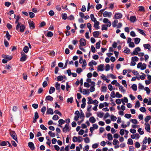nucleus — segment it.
Returning a JSON list of instances; mask_svg holds the SVG:
<instances>
[{"mask_svg":"<svg viewBox=\"0 0 151 151\" xmlns=\"http://www.w3.org/2000/svg\"><path fill=\"white\" fill-rule=\"evenodd\" d=\"M25 28L26 27L24 25L21 24V23H19L16 26V29L19 32H23L24 31Z\"/></svg>","mask_w":151,"mask_h":151,"instance_id":"f257e3e1","label":"nucleus"},{"mask_svg":"<svg viewBox=\"0 0 151 151\" xmlns=\"http://www.w3.org/2000/svg\"><path fill=\"white\" fill-rule=\"evenodd\" d=\"M71 129V127L69 126V124H66L64 127L63 128V132L66 133L69 132Z\"/></svg>","mask_w":151,"mask_h":151,"instance_id":"f03ea898","label":"nucleus"},{"mask_svg":"<svg viewBox=\"0 0 151 151\" xmlns=\"http://www.w3.org/2000/svg\"><path fill=\"white\" fill-rule=\"evenodd\" d=\"M10 134L12 137L15 140L17 141V136L15 131H11L10 132Z\"/></svg>","mask_w":151,"mask_h":151,"instance_id":"7ed1b4c3","label":"nucleus"},{"mask_svg":"<svg viewBox=\"0 0 151 151\" xmlns=\"http://www.w3.org/2000/svg\"><path fill=\"white\" fill-rule=\"evenodd\" d=\"M141 50V49L139 47H138L136 48L134 50L133 52L131 53V55H137L138 54V52L140 51Z\"/></svg>","mask_w":151,"mask_h":151,"instance_id":"20e7f679","label":"nucleus"},{"mask_svg":"<svg viewBox=\"0 0 151 151\" xmlns=\"http://www.w3.org/2000/svg\"><path fill=\"white\" fill-rule=\"evenodd\" d=\"M112 15V13L110 12H108L107 11H105L103 13V16L104 17H110Z\"/></svg>","mask_w":151,"mask_h":151,"instance_id":"39448f33","label":"nucleus"},{"mask_svg":"<svg viewBox=\"0 0 151 151\" xmlns=\"http://www.w3.org/2000/svg\"><path fill=\"white\" fill-rule=\"evenodd\" d=\"M111 24L110 23H109V24H107L106 25L105 24H102V25L101 27V30H106L108 29V27H110L111 26Z\"/></svg>","mask_w":151,"mask_h":151,"instance_id":"423d86ee","label":"nucleus"},{"mask_svg":"<svg viewBox=\"0 0 151 151\" xmlns=\"http://www.w3.org/2000/svg\"><path fill=\"white\" fill-rule=\"evenodd\" d=\"M122 14L120 13H116L114 15L115 18L116 19H119L122 17Z\"/></svg>","mask_w":151,"mask_h":151,"instance_id":"0eeeda50","label":"nucleus"},{"mask_svg":"<svg viewBox=\"0 0 151 151\" xmlns=\"http://www.w3.org/2000/svg\"><path fill=\"white\" fill-rule=\"evenodd\" d=\"M79 42H80V45L79 46H84L86 45V41L85 39L81 38L80 39Z\"/></svg>","mask_w":151,"mask_h":151,"instance_id":"6e6552de","label":"nucleus"},{"mask_svg":"<svg viewBox=\"0 0 151 151\" xmlns=\"http://www.w3.org/2000/svg\"><path fill=\"white\" fill-rule=\"evenodd\" d=\"M145 129L146 130L149 132H150V125L148 123H145Z\"/></svg>","mask_w":151,"mask_h":151,"instance_id":"1a4fd4ad","label":"nucleus"},{"mask_svg":"<svg viewBox=\"0 0 151 151\" xmlns=\"http://www.w3.org/2000/svg\"><path fill=\"white\" fill-rule=\"evenodd\" d=\"M28 146L32 150H34L35 148L34 144L32 142H29L28 143Z\"/></svg>","mask_w":151,"mask_h":151,"instance_id":"9d476101","label":"nucleus"},{"mask_svg":"<svg viewBox=\"0 0 151 151\" xmlns=\"http://www.w3.org/2000/svg\"><path fill=\"white\" fill-rule=\"evenodd\" d=\"M94 22V24L93 25L94 27L96 29H99V22L98 21H96Z\"/></svg>","mask_w":151,"mask_h":151,"instance_id":"9b49d317","label":"nucleus"},{"mask_svg":"<svg viewBox=\"0 0 151 151\" xmlns=\"http://www.w3.org/2000/svg\"><path fill=\"white\" fill-rule=\"evenodd\" d=\"M29 23L30 29H33L35 28V24L33 21H30L29 22Z\"/></svg>","mask_w":151,"mask_h":151,"instance_id":"f8f14e48","label":"nucleus"},{"mask_svg":"<svg viewBox=\"0 0 151 151\" xmlns=\"http://www.w3.org/2000/svg\"><path fill=\"white\" fill-rule=\"evenodd\" d=\"M55 91V88L51 86L49 90V93L50 94H51L53 93Z\"/></svg>","mask_w":151,"mask_h":151,"instance_id":"ddd939ff","label":"nucleus"},{"mask_svg":"<svg viewBox=\"0 0 151 151\" xmlns=\"http://www.w3.org/2000/svg\"><path fill=\"white\" fill-rule=\"evenodd\" d=\"M104 64H101L99 65L98 67V69L101 71L104 70Z\"/></svg>","mask_w":151,"mask_h":151,"instance_id":"4468645a","label":"nucleus"},{"mask_svg":"<svg viewBox=\"0 0 151 151\" xmlns=\"http://www.w3.org/2000/svg\"><path fill=\"white\" fill-rule=\"evenodd\" d=\"M46 114H53V109L51 108L48 109L46 112Z\"/></svg>","mask_w":151,"mask_h":151,"instance_id":"2eb2a0df","label":"nucleus"},{"mask_svg":"<svg viewBox=\"0 0 151 151\" xmlns=\"http://www.w3.org/2000/svg\"><path fill=\"white\" fill-rule=\"evenodd\" d=\"M53 100V98L51 96L49 95L47 96L45 99V101H52Z\"/></svg>","mask_w":151,"mask_h":151,"instance_id":"dca6fc26","label":"nucleus"},{"mask_svg":"<svg viewBox=\"0 0 151 151\" xmlns=\"http://www.w3.org/2000/svg\"><path fill=\"white\" fill-rule=\"evenodd\" d=\"M136 17L135 16H132L130 17V20L132 22H134L136 21Z\"/></svg>","mask_w":151,"mask_h":151,"instance_id":"f3484780","label":"nucleus"},{"mask_svg":"<svg viewBox=\"0 0 151 151\" xmlns=\"http://www.w3.org/2000/svg\"><path fill=\"white\" fill-rule=\"evenodd\" d=\"M89 121L92 123H95L96 121V119L93 116L90 117L89 119Z\"/></svg>","mask_w":151,"mask_h":151,"instance_id":"a211bd4d","label":"nucleus"},{"mask_svg":"<svg viewBox=\"0 0 151 151\" xmlns=\"http://www.w3.org/2000/svg\"><path fill=\"white\" fill-rule=\"evenodd\" d=\"M60 84L58 82L56 83L55 85V86L57 90L59 91H60Z\"/></svg>","mask_w":151,"mask_h":151,"instance_id":"6ab92c4d","label":"nucleus"},{"mask_svg":"<svg viewBox=\"0 0 151 151\" xmlns=\"http://www.w3.org/2000/svg\"><path fill=\"white\" fill-rule=\"evenodd\" d=\"M93 36L95 37H98L99 35V31L94 32L93 33Z\"/></svg>","mask_w":151,"mask_h":151,"instance_id":"aec40b11","label":"nucleus"},{"mask_svg":"<svg viewBox=\"0 0 151 151\" xmlns=\"http://www.w3.org/2000/svg\"><path fill=\"white\" fill-rule=\"evenodd\" d=\"M14 18L16 19V21L15 22V23L16 24H18V23H20L19 22V20L20 19V17L19 16H16V15L15 14H14Z\"/></svg>","mask_w":151,"mask_h":151,"instance_id":"412c9836","label":"nucleus"},{"mask_svg":"<svg viewBox=\"0 0 151 151\" xmlns=\"http://www.w3.org/2000/svg\"><path fill=\"white\" fill-rule=\"evenodd\" d=\"M103 22L106 24H109V23H110L111 24V22L109 21L108 19L105 18H104L103 20Z\"/></svg>","mask_w":151,"mask_h":151,"instance_id":"4be33fe9","label":"nucleus"},{"mask_svg":"<svg viewBox=\"0 0 151 151\" xmlns=\"http://www.w3.org/2000/svg\"><path fill=\"white\" fill-rule=\"evenodd\" d=\"M140 39L139 38L136 37L134 39V43L136 44H138L140 42Z\"/></svg>","mask_w":151,"mask_h":151,"instance_id":"5701e85b","label":"nucleus"},{"mask_svg":"<svg viewBox=\"0 0 151 151\" xmlns=\"http://www.w3.org/2000/svg\"><path fill=\"white\" fill-rule=\"evenodd\" d=\"M90 17L91 20L93 22H94L97 21L96 20V19L94 17V15L93 14H91L90 15Z\"/></svg>","mask_w":151,"mask_h":151,"instance_id":"b1692460","label":"nucleus"},{"mask_svg":"<svg viewBox=\"0 0 151 151\" xmlns=\"http://www.w3.org/2000/svg\"><path fill=\"white\" fill-rule=\"evenodd\" d=\"M118 21L117 20H115L112 23V25L113 27H116V24L118 23Z\"/></svg>","mask_w":151,"mask_h":151,"instance_id":"393cba45","label":"nucleus"},{"mask_svg":"<svg viewBox=\"0 0 151 151\" xmlns=\"http://www.w3.org/2000/svg\"><path fill=\"white\" fill-rule=\"evenodd\" d=\"M73 97H71L70 98H68L67 100V102L70 103H72L73 101Z\"/></svg>","mask_w":151,"mask_h":151,"instance_id":"a878e982","label":"nucleus"},{"mask_svg":"<svg viewBox=\"0 0 151 151\" xmlns=\"http://www.w3.org/2000/svg\"><path fill=\"white\" fill-rule=\"evenodd\" d=\"M48 134L51 137H55V134L54 133H53L51 131H50L49 132Z\"/></svg>","mask_w":151,"mask_h":151,"instance_id":"bb28decb","label":"nucleus"},{"mask_svg":"<svg viewBox=\"0 0 151 151\" xmlns=\"http://www.w3.org/2000/svg\"><path fill=\"white\" fill-rule=\"evenodd\" d=\"M29 50V48L28 47L25 46L24 47L23 49V51L25 53H27L28 52Z\"/></svg>","mask_w":151,"mask_h":151,"instance_id":"cd10ccee","label":"nucleus"},{"mask_svg":"<svg viewBox=\"0 0 151 151\" xmlns=\"http://www.w3.org/2000/svg\"><path fill=\"white\" fill-rule=\"evenodd\" d=\"M94 6L93 5H90V3H88V7H87V11H88L91 7L92 8H94Z\"/></svg>","mask_w":151,"mask_h":151,"instance_id":"c85d7f7f","label":"nucleus"},{"mask_svg":"<svg viewBox=\"0 0 151 151\" xmlns=\"http://www.w3.org/2000/svg\"><path fill=\"white\" fill-rule=\"evenodd\" d=\"M127 144L129 145H132L133 144V141L130 138H129L128 139Z\"/></svg>","mask_w":151,"mask_h":151,"instance_id":"c756f323","label":"nucleus"},{"mask_svg":"<svg viewBox=\"0 0 151 151\" xmlns=\"http://www.w3.org/2000/svg\"><path fill=\"white\" fill-rule=\"evenodd\" d=\"M82 93L84 95H86L87 94L88 95L89 93V92L88 90L87 91L86 89H83Z\"/></svg>","mask_w":151,"mask_h":151,"instance_id":"7c9ffc66","label":"nucleus"},{"mask_svg":"<svg viewBox=\"0 0 151 151\" xmlns=\"http://www.w3.org/2000/svg\"><path fill=\"white\" fill-rule=\"evenodd\" d=\"M108 139L109 140H111L113 139L112 136L110 133H108L107 135Z\"/></svg>","mask_w":151,"mask_h":151,"instance_id":"2f4dec72","label":"nucleus"},{"mask_svg":"<svg viewBox=\"0 0 151 151\" xmlns=\"http://www.w3.org/2000/svg\"><path fill=\"white\" fill-rule=\"evenodd\" d=\"M137 30L141 34L145 36H146V34L144 33V31L139 29H137Z\"/></svg>","mask_w":151,"mask_h":151,"instance_id":"473e14b6","label":"nucleus"},{"mask_svg":"<svg viewBox=\"0 0 151 151\" xmlns=\"http://www.w3.org/2000/svg\"><path fill=\"white\" fill-rule=\"evenodd\" d=\"M145 90L146 91L147 94H149L150 93L151 91L148 87H146L145 88Z\"/></svg>","mask_w":151,"mask_h":151,"instance_id":"72a5a7b5","label":"nucleus"},{"mask_svg":"<svg viewBox=\"0 0 151 151\" xmlns=\"http://www.w3.org/2000/svg\"><path fill=\"white\" fill-rule=\"evenodd\" d=\"M143 46L145 49H148V50H150V48H149L150 45L149 44H145L143 45Z\"/></svg>","mask_w":151,"mask_h":151,"instance_id":"f704fd0d","label":"nucleus"},{"mask_svg":"<svg viewBox=\"0 0 151 151\" xmlns=\"http://www.w3.org/2000/svg\"><path fill=\"white\" fill-rule=\"evenodd\" d=\"M63 79V77L62 76H58L57 78V81H60Z\"/></svg>","mask_w":151,"mask_h":151,"instance_id":"c9c22d12","label":"nucleus"},{"mask_svg":"<svg viewBox=\"0 0 151 151\" xmlns=\"http://www.w3.org/2000/svg\"><path fill=\"white\" fill-rule=\"evenodd\" d=\"M131 60L134 61H137L139 60V58L137 56H134L132 58Z\"/></svg>","mask_w":151,"mask_h":151,"instance_id":"e433bc0d","label":"nucleus"},{"mask_svg":"<svg viewBox=\"0 0 151 151\" xmlns=\"http://www.w3.org/2000/svg\"><path fill=\"white\" fill-rule=\"evenodd\" d=\"M132 90L134 91H136L137 90V86L135 84H133L132 86Z\"/></svg>","mask_w":151,"mask_h":151,"instance_id":"4c0bfd02","label":"nucleus"},{"mask_svg":"<svg viewBox=\"0 0 151 151\" xmlns=\"http://www.w3.org/2000/svg\"><path fill=\"white\" fill-rule=\"evenodd\" d=\"M104 114L103 112H100L99 113H97V116L100 118H102L103 117Z\"/></svg>","mask_w":151,"mask_h":151,"instance_id":"58836bf2","label":"nucleus"},{"mask_svg":"<svg viewBox=\"0 0 151 151\" xmlns=\"http://www.w3.org/2000/svg\"><path fill=\"white\" fill-rule=\"evenodd\" d=\"M129 120L131 121L133 124H137V120L135 119H131Z\"/></svg>","mask_w":151,"mask_h":151,"instance_id":"ea45409f","label":"nucleus"},{"mask_svg":"<svg viewBox=\"0 0 151 151\" xmlns=\"http://www.w3.org/2000/svg\"><path fill=\"white\" fill-rule=\"evenodd\" d=\"M7 142L4 141H1V142H0V145L1 146H5L7 145Z\"/></svg>","mask_w":151,"mask_h":151,"instance_id":"a19ab883","label":"nucleus"},{"mask_svg":"<svg viewBox=\"0 0 151 151\" xmlns=\"http://www.w3.org/2000/svg\"><path fill=\"white\" fill-rule=\"evenodd\" d=\"M84 117L85 116L82 110H81L80 112V118L84 119Z\"/></svg>","mask_w":151,"mask_h":151,"instance_id":"79ce46f5","label":"nucleus"},{"mask_svg":"<svg viewBox=\"0 0 151 151\" xmlns=\"http://www.w3.org/2000/svg\"><path fill=\"white\" fill-rule=\"evenodd\" d=\"M151 119V116H148L146 117L145 119V121L146 122H147Z\"/></svg>","mask_w":151,"mask_h":151,"instance_id":"37998d69","label":"nucleus"},{"mask_svg":"<svg viewBox=\"0 0 151 151\" xmlns=\"http://www.w3.org/2000/svg\"><path fill=\"white\" fill-rule=\"evenodd\" d=\"M147 65L145 63H143L142 65V67L140 68L141 70H143L145 69L146 68Z\"/></svg>","mask_w":151,"mask_h":151,"instance_id":"c03bdc74","label":"nucleus"},{"mask_svg":"<svg viewBox=\"0 0 151 151\" xmlns=\"http://www.w3.org/2000/svg\"><path fill=\"white\" fill-rule=\"evenodd\" d=\"M58 122L59 124H63L65 123V121L62 119H60L59 120Z\"/></svg>","mask_w":151,"mask_h":151,"instance_id":"a18cd8bd","label":"nucleus"},{"mask_svg":"<svg viewBox=\"0 0 151 151\" xmlns=\"http://www.w3.org/2000/svg\"><path fill=\"white\" fill-rule=\"evenodd\" d=\"M88 101L87 102V104H92L93 103V102L92 101V99L91 97H88Z\"/></svg>","mask_w":151,"mask_h":151,"instance_id":"49530a36","label":"nucleus"},{"mask_svg":"<svg viewBox=\"0 0 151 151\" xmlns=\"http://www.w3.org/2000/svg\"><path fill=\"white\" fill-rule=\"evenodd\" d=\"M140 106V104L139 102L137 101L135 103V108H139Z\"/></svg>","mask_w":151,"mask_h":151,"instance_id":"de8ad7c7","label":"nucleus"},{"mask_svg":"<svg viewBox=\"0 0 151 151\" xmlns=\"http://www.w3.org/2000/svg\"><path fill=\"white\" fill-rule=\"evenodd\" d=\"M5 36L6 38L7 39V40H9L10 39V35H9V32L8 31H6Z\"/></svg>","mask_w":151,"mask_h":151,"instance_id":"09e8293b","label":"nucleus"},{"mask_svg":"<svg viewBox=\"0 0 151 151\" xmlns=\"http://www.w3.org/2000/svg\"><path fill=\"white\" fill-rule=\"evenodd\" d=\"M107 87L106 86H103L101 87V91L103 92H105L107 90Z\"/></svg>","mask_w":151,"mask_h":151,"instance_id":"8fccbe9b","label":"nucleus"},{"mask_svg":"<svg viewBox=\"0 0 151 151\" xmlns=\"http://www.w3.org/2000/svg\"><path fill=\"white\" fill-rule=\"evenodd\" d=\"M4 58L7 60L8 61L10 60L12 58V57L11 56L5 55Z\"/></svg>","mask_w":151,"mask_h":151,"instance_id":"3c124183","label":"nucleus"},{"mask_svg":"<svg viewBox=\"0 0 151 151\" xmlns=\"http://www.w3.org/2000/svg\"><path fill=\"white\" fill-rule=\"evenodd\" d=\"M62 19L64 20H66L67 18V14L66 13L63 14H62Z\"/></svg>","mask_w":151,"mask_h":151,"instance_id":"603ef678","label":"nucleus"},{"mask_svg":"<svg viewBox=\"0 0 151 151\" xmlns=\"http://www.w3.org/2000/svg\"><path fill=\"white\" fill-rule=\"evenodd\" d=\"M129 43V47L133 48L135 47V45L133 42H130Z\"/></svg>","mask_w":151,"mask_h":151,"instance_id":"864d4df0","label":"nucleus"},{"mask_svg":"<svg viewBox=\"0 0 151 151\" xmlns=\"http://www.w3.org/2000/svg\"><path fill=\"white\" fill-rule=\"evenodd\" d=\"M78 139H77V141L78 142H81L83 140V139L82 137L80 136H78L77 137Z\"/></svg>","mask_w":151,"mask_h":151,"instance_id":"5fc2aeb1","label":"nucleus"},{"mask_svg":"<svg viewBox=\"0 0 151 151\" xmlns=\"http://www.w3.org/2000/svg\"><path fill=\"white\" fill-rule=\"evenodd\" d=\"M96 7L97 10H99L102 8V5L100 4H98L96 5Z\"/></svg>","mask_w":151,"mask_h":151,"instance_id":"6e6d98bb","label":"nucleus"},{"mask_svg":"<svg viewBox=\"0 0 151 151\" xmlns=\"http://www.w3.org/2000/svg\"><path fill=\"white\" fill-rule=\"evenodd\" d=\"M138 88L139 89L143 90L144 88V86L141 83H139L138 84Z\"/></svg>","mask_w":151,"mask_h":151,"instance_id":"4d7b16f0","label":"nucleus"},{"mask_svg":"<svg viewBox=\"0 0 151 151\" xmlns=\"http://www.w3.org/2000/svg\"><path fill=\"white\" fill-rule=\"evenodd\" d=\"M111 120L113 121H115L117 119L116 117L113 115L111 116Z\"/></svg>","mask_w":151,"mask_h":151,"instance_id":"13d9d810","label":"nucleus"},{"mask_svg":"<svg viewBox=\"0 0 151 151\" xmlns=\"http://www.w3.org/2000/svg\"><path fill=\"white\" fill-rule=\"evenodd\" d=\"M130 50L129 49L126 47L125 50L124 51V52L125 53L128 54L130 53Z\"/></svg>","mask_w":151,"mask_h":151,"instance_id":"bf43d9fd","label":"nucleus"},{"mask_svg":"<svg viewBox=\"0 0 151 151\" xmlns=\"http://www.w3.org/2000/svg\"><path fill=\"white\" fill-rule=\"evenodd\" d=\"M59 118V117L57 115H55L53 116L52 118V119L54 120H57Z\"/></svg>","mask_w":151,"mask_h":151,"instance_id":"052dcab7","label":"nucleus"},{"mask_svg":"<svg viewBox=\"0 0 151 151\" xmlns=\"http://www.w3.org/2000/svg\"><path fill=\"white\" fill-rule=\"evenodd\" d=\"M122 95L120 94L118 92H117L116 93V97L117 98H120L122 97Z\"/></svg>","mask_w":151,"mask_h":151,"instance_id":"680f3d73","label":"nucleus"},{"mask_svg":"<svg viewBox=\"0 0 151 151\" xmlns=\"http://www.w3.org/2000/svg\"><path fill=\"white\" fill-rule=\"evenodd\" d=\"M139 10V11L141 12H144L145 11L144 8L143 6H139L138 7Z\"/></svg>","mask_w":151,"mask_h":151,"instance_id":"e2e57ef3","label":"nucleus"},{"mask_svg":"<svg viewBox=\"0 0 151 151\" xmlns=\"http://www.w3.org/2000/svg\"><path fill=\"white\" fill-rule=\"evenodd\" d=\"M83 71L82 70L81 68H78L77 69L76 71L78 74L80 73Z\"/></svg>","mask_w":151,"mask_h":151,"instance_id":"0e129e2a","label":"nucleus"},{"mask_svg":"<svg viewBox=\"0 0 151 151\" xmlns=\"http://www.w3.org/2000/svg\"><path fill=\"white\" fill-rule=\"evenodd\" d=\"M46 109V108L45 106H43L41 109V111L43 114H44Z\"/></svg>","mask_w":151,"mask_h":151,"instance_id":"69168bd1","label":"nucleus"},{"mask_svg":"<svg viewBox=\"0 0 151 151\" xmlns=\"http://www.w3.org/2000/svg\"><path fill=\"white\" fill-rule=\"evenodd\" d=\"M27 58L26 56H22L21 57L20 59V61H24L26 60Z\"/></svg>","mask_w":151,"mask_h":151,"instance_id":"338daca9","label":"nucleus"},{"mask_svg":"<svg viewBox=\"0 0 151 151\" xmlns=\"http://www.w3.org/2000/svg\"><path fill=\"white\" fill-rule=\"evenodd\" d=\"M138 132L140 135H142L144 134V132L143 131H142V129L141 128L138 129Z\"/></svg>","mask_w":151,"mask_h":151,"instance_id":"774afa93","label":"nucleus"}]
</instances>
